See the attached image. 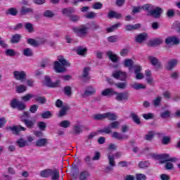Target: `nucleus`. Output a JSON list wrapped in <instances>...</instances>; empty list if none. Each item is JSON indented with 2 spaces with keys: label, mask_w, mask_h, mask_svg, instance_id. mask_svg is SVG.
Here are the masks:
<instances>
[{
  "label": "nucleus",
  "mask_w": 180,
  "mask_h": 180,
  "mask_svg": "<svg viewBox=\"0 0 180 180\" xmlns=\"http://www.w3.org/2000/svg\"><path fill=\"white\" fill-rule=\"evenodd\" d=\"M65 67H70V63L63 56H58V61L54 63V70L56 72H64Z\"/></svg>",
  "instance_id": "1"
},
{
  "label": "nucleus",
  "mask_w": 180,
  "mask_h": 180,
  "mask_svg": "<svg viewBox=\"0 0 180 180\" xmlns=\"http://www.w3.org/2000/svg\"><path fill=\"white\" fill-rule=\"evenodd\" d=\"M160 158L163 160V162H167L165 165L166 169H174V165L172 162H176L178 160L176 158H171L168 154H163L160 155Z\"/></svg>",
  "instance_id": "2"
},
{
  "label": "nucleus",
  "mask_w": 180,
  "mask_h": 180,
  "mask_svg": "<svg viewBox=\"0 0 180 180\" xmlns=\"http://www.w3.org/2000/svg\"><path fill=\"white\" fill-rule=\"evenodd\" d=\"M73 32H75L79 37L84 38L88 34V27H86V25H82L78 27H73Z\"/></svg>",
  "instance_id": "3"
},
{
  "label": "nucleus",
  "mask_w": 180,
  "mask_h": 180,
  "mask_svg": "<svg viewBox=\"0 0 180 180\" xmlns=\"http://www.w3.org/2000/svg\"><path fill=\"white\" fill-rule=\"evenodd\" d=\"M120 155H122V153H120L119 152L115 153V155L113 154H112V153H108V161H109V165L110 167H107L108 171H112V167H115V158H119V157H120Z\"/></svg>",
  "instance_id": "4"
},
{
  "label": "nucleus",
  "mask_w": 180,
  "mask_h": 180,
  "mask_svg": "<svg viewBox=\"0 0 180 180\" xmlns=\"http://www.w3.org/2000/svg\"><path fill=\"white\" fill-rule=\"evenodd\" d=\"M143 68L139 65H135L134 66V72L136 75V79H143L144 75L141 72Z\"/></svg>",
  "instance_id": "5"
},
{
  "label": "nucleus",
  "mask_w": 180,
  "mask_h": 180,
  "mask_svg": "<svg viewBox=\"0 0 180 180\" xmlns=\"http://www.w3.org/2000/svg\"><path fill=\"white\" fill-rule=\"evenodd\" d=\"M26 117H29V113L24 112L23 115L21 117V120L24 122L25 126L28 127V129H32L33 126H34V121L33 120H27Z\"/></svg>",
  "instance_id": "6"
},
{
  "label": "nucleus",
  "mask_w": 180,
  "mask_h": 180,
  "mask_svg": "<svg viewBox=\"0 0 180 180\" xmlns=\"http://www.w3.org/2000/svg\"><path fill=\"white\" fill-rule=\"evenodd\" d=\"M112 77H114V78H116V79L124 81L126 80V78H127V75L126 74V72L119 70L114 72L112 73Z\"/></svg>",
  "instance_id": "7"
},
{
  "label": "nucleus",
  "mask_w": 180,
  "mask_h": 180,
  "mask_svg": "<svg viewBox=\"0 0 180 180\" xmlns=\"http://www.w3.org/2000/svg\"><path fill=\"white\" fill-rule=\"evenodd\" d=\"M13 75L17 81H21V82H23V80L26 79V72L25 71H14Z\"/></svg>",
  "instance_id": "8"
},
{
  "label": "nucleus",
  "mask_w": 180,
  "mask_h": 180,
  "mask_svg": "<svg viewBox=\"0 0 180 180\" xmlns=\"http://www.w3.org/2000/svg\"><path fill=\"white\" fill-rule=\"evenodd\" d=\"M44 84L46 85V86L56 88L57 86H60V80H57L56 82H52L51 79H50V77L49 76H46Z\"/></svg>",
  "instance_id": "9"
},
{
  "label": "nucleus",
  "mask_w": 180,
  "mask_h": 180,
  "mask_svg": "<svg viewBox=\"0 0 180 180\" xmlns=\"http://www.w3.org/2000/svg\"><path fill=\"white\" fill-rule=\"evenodd\" d=\"M115 95H116V97H115L116 101H127V99H129V94H127V92H122V93L116 92Z\"/></svg>",
  "instance_id": "10"
},
{
  "label": "nucleus",
  "mask_w": 180,
  "mask_h": 180,
  "mask_svg": "<svg viewBox=\"0 0 180 180\" xmlns=\"http://www.w3.org/2000/svg\"><path fill=\"white\" fill-rule=\"evenodd\" d=\"M179 38L176 37H168L165 39L166 44H179Z\"/></svg>",
  "instance_id": "11"
},
{
  "label": "nucleus",
  "mask_w": 180,
  "mask_h": 180,
  "mask_svg": "<svg viewBox=\"0 0 180 180\" xmlns=\"http://www.w3.org/2000/svg\"><path fill=\"white\" fill-rule=\"evenodd\" d=\"M115 94L117 93L113 89H105L101 91L103 96H113Z\"/></svg>",
  "instance_id": "12"
},
{
  "label": "nucleus",
  "mask_w": 180,
  "mask_h": 180,
  "mask_svg": "<svg viewBox=\"0 0 180 180\" xmlns=\"http://www.w3.org/2000/svg\"><path fill=\"white\" fill-rule=\"evenodd\" d=\"M133 64H134V63L131 59H125L123 62V65L129 68V72H131V70H133V68L134 69V66H133Z\"/></svg>",
  "instance_id": "13"
},
{
  "label": "nucleus",
  "mask_w": 180,
  "mask_h": 180,
  "mask_svg": "<svg viewBox=\"0 0 180 180\" xmlns=\"http://www.w3.org/2000/svg\"><path fill=\"white\" fill-rule=\"evenodd\" d=\"M176 64H178V60L176 59H172L168 61L166 69H167L169 71L172 70L174 67H176Z\"/></svg>",
  "instance_id": "14"
},
{
  "label": "nucleus",
  "mask_w": 180,
  "mask_h": 180,
  "mask_svg": "<svg viewBox=\"0 0 180 180\" xmlns=\"http://www.w3.org/2000/svg\"><path fill=\"white\" fill-rule=\"evenodd\" d=\"M96 94V89L95 87L92 86H89L86 87V91L84 92L85 96H89L91 95H95Z\"/></svg>",
  "instance_id": "15"
},
{
  "label": "nucleus",
  "mask_w": 180,
  "mask_h": 180,
  "mask_svg": "<svg viewBox=\"0 0 180 180\" xmlns=\"http://www.w3.org/2000/svg\"><path fill=\"white\" fill-rule=\"evenodd\" d=\"M106 54L110 60L112 61V63H116V61H119V57L117 56V55H116V53L112 52V51H107Z\"/></svg>",
  "instance_id": "16"
},
{
  "label": "nucleus",
  "mask_w": 180,
  "mask_h": 180,
  "mask_svg": "<svg viewBox=\"0 0 180 180\" xmlns=\"http://www.w3.org/2000/svg\"><path fill=\"white\" fill-rule=\"evenodd\" d=\"M162 13V10L158 7L150 11V15L154 18H160V15Z\"/></svg>",
  "instance_id": "17"
},
{
  "label": "nucleus",
  "mask_w": 180,
  "mask_h": 180,
  "mask_svg": "<svg viewBox=\"0 0 180 180\" xmlns=\"http://www.w3.org/2000/svg\"><path fill=\"white\" fill-rule=\"evenodd\" d=\"M112 139H116L117 140H126L129 138L127 135H123L119 132H113L112 135Z\"/></svg>",
  "instance_id": "18"
},
{
  "label": "nucleus",
  "mask_w": 180,
  "mask_h": 180,
  "mask_svg": "<svg viewBox=\"0 0 180 180\" xmlns=\"http://www.w3.org/2000/svg\"><path fill=\"white\" fill-rule=\"evenodd\" d=\"M51 180H58L60 178V172L57 169H51L50 176Z\"/></svg>",
  "instance_id": "19"
},
{
  "label": "nucleus",
  "mask_w": 180,
  "mask_h": 180,
  "mask_svg": "<svg viewBox=\"0 0 180 180\" xmlns=\"http://www.w3.org/2000/svg\"><path fill=\"white\" fill-rule=\"evenodd\" d=\"M16 144L18 147H20V148H23V147H26L29 146V143H27V141L24 139L23 138H20L16 141Z\"/></svg>",
  "instance_id": "20"
},
{
  "label": "nucleus",
  "mask_w": 180,
  "mask_h": 180,
  "mask_svg": "<svg viewBox=\"0 0 180 180\" xmlns=\"http://www.w3.org/2000/svg\"><path fill=\"white\" fill-rule=\"evenodd\" d=\"M11 130L13 131V133L14 134H18V133H19V131H25V130H26V128H25L20 125H18V126H14V127H11Z\"/></svg>",
  "instance_id": "21"
},
{
  "label": "nucleus",
  "mask_w": 180,
  "mask_h": 180,
  "mask_svg": "<svg viewBox=\"0 0 180 180\" xmlns=\"http://www.w3.org/2000/svg\"><path fill=\"white\" fill-rule=\"evenodd\" d=\"M47 139H40L36 141L37 147H46L47 146Z\"/></svg>",
  "instance_id": "22"
},
{
  "label": "nucleus",
  "mask_w": 180,
  "mask_h": 180,
  "mask_svg": "<svg viewBox=\"0 0 180 180\" xmlns=\"http://www.w3.org/2000/svg\"><path fill=\"white\" fill-rule=\"evenodd\" d=\"M147 39V34L142 33L136 37V40L138 43H143L145 40Z\"/></svg>",
  "instance_id": "23"
},
{
  "label": "nucleus",
  "mask_w": 180,
  "mask_h": 180,
  "mask_svg": "<svg viewBox=\"0 0 180 180\" xmlns=\"http://www.w3.org/2000/svg\"><path fill=\"white\" fill-rule=\"evenodd\" d=\"M131 88L134 89H136V91H139V89H146V85L140 83H132L131 84Z\"/></svg>",
  "instance_id": "24"
},
{
  "label": "nucleus",
  "mask_w": 180,
  "mask_h": 180,
  "mask_svg": "<svg viewBox=\"0 0 180 180\" xmlns=\"http://www.w3.org/2000/svg\"><path fill=\"white\" fill-rule=\"evenodd\" d=\"M15 91L17 94H23V92L27 91V87L23 84H20L16 86Z\"/></svg>",
  "instance_id": "25"
},
{
  "label": "nucleus",
  "mask_w": 180,
  "mask_h": 180,
  "mask_svg": "<svg viewBox=\"0 0 180 180\" xmlns=\"http://www.w3.org/2000/svg\"><path fill=\"white\" fill-rule=\"evenodd\" d=\"M91 71V68H84L83 70V74L82 75V79H89V72Z\"/></svg>",
  "instance_id": "26"
},
{
  "label": "nucleus",
  "mask_w": 180,
  "mask_h": 180,
  "mask_svg": "<svg viewBox=\"0 0 180 180\" xmlns=\"http://www.w3.org/2000/svg\"><path fill=\"white\" fill-rule=\"evenodd\" d=\"M145 75L146 78V81L148 84H153V77H151V70H146L145 71Z\"/></svg>",
  "instance_id": "27"
},
{
  "label": "nucleus",
  "mask_w": 180,
  "mask_h": 180,
  "mask_svg": "<svg viewBox=\"0 0 180 180\" xmlns=\"http://www.w3.org/2000/svg\"><path fill=\"white\" fill-rule=\"evenodd\" d=\"M59 126L63 129H68L71 126V122L67 120H63L59 123Z\"/></svg>",
  "instance_id": "28"
},
{
  "label": "nucleus",
  "mask_w": 180,
  "mask_h": 180,
  "mask_svg": "<svg viewBox=\"0 0 180 180\" xmlns=\"http://www.w3.org/2000/svg\"><path fill=\"white\" fill-rule=\"evenodd\" d=\"M51 173V169H46L44 170H42L39 175L40 176H42V178H49L50 176V174Z\"/></svg>",
  "instance_id": "29"
},
{
  "label": "nucleus",
  "mask_w": 180,
  "mask_h": 180,
  "mask_svg": "<svg viewBox=\"0 0 180 180\" xmlns=\"http://www.w3.org/2000/svg\"><path fill=\"white\" fill-rule=\"evenodd\" d=\"M148 61L152 64V65H160V61L156 57L149 56L148 58Z\"/></svg>",
  "instance_id": "30"
},
{
  "label": "nucleus",
  "mask_w": 180,
  "mask_h": 180,
  "mask_svg": "<svg viewBox=\"0 0 180 180\" xmlns=\"http://www.w3.org/2000/svg\"><path fill=\"white\" fill-rule=\"evenodd\" d=\"M73 133L75 134H79V133H82V126L79 124H77L73 127Z\"/></svg>",
  "instance_id": "31"
},
{
  "label": "nucleus",
  "mask_w": 180,
  "mask_h": 180,
  "mask_svg": "<svg viewBox=\"0 0 180 180\" xmlns=\"http://www.w3.org/2000/svg\"><path fill=\"white\" fill-rule=\"evenodd\" d=\"M108 18H116V19H120V18H122V14L116 11H110L108 13Z\"/></svg>",
  "instance_id": "32"
},
{
  "label": "nucleus",
  "mask_w": 180,
  "mask_h": 180,
  "mask_svg": "<svg viewBox=\"0 0 180 180\" xmlns=\"http://www.w3.org/2000/svg\"><path fill=\"white\" fill-rule=\"evenodd\" d=\"M33 101H34L35 102H39V103H46V102L45 97L36 95L34 96Z\"/></svg>",
  "instance_id": "33"
},
{
  "label": "nucleus",
  "mask_w": 180,
  "mask_h": 180,
  "mask_svg": "<svg viewBox=\"0 0 180 180\" xmlns=\"http://www.w3.org/2000/svg\"><path fill=\"white\" fill-rule=\"evenodd\" d=\"M105 119H108V120H117V115L111 112H105Z\"/></svg>",
  "instance_id": "34"
},
{
  "label": "nucleus",
  "mask_w": 180,
  "mask_h": 180,
  "mask_svg": "<svg viewBox=\"0 0 180 180\" xmlns=\"http://www.w3.org/2000/svg\"><path fill=\"white\" fill-rule=\"evenodd\" d=\"M32 98L34 99V94H27L21 98L23 102H29V101H30Z\"/></svg>",
  "instance_id": "35"
},
{
  "label": "nucleus",
  "mask_w": 180,
  "mask_h": 180,
  "mask_svg": "<svg viewBox=\"0 0 180 180\" xmlns=\"http://www.w3.org/2000/svg\"><path fill=\"white\" fill-rule=\"evenodd\" d=\"M77 53L79 56H85L86 54V48L80 46L77 49Z\"/></svg>",
  "instance_id": "36"
},
{
  "label": "nucleus",
  "mask_w": 180,
  "mask_h": 180,
  "mask_svg": "<svg viewBox=\"0 0 180 180\" xmlns=\"http://www.w3.org/2000/svg\"><path fill=\"white\" fill-rule=\"evenodd\" d=\"M120 26H122V24H120V23H119V22L117 23V24H115V25H113L112 26H111V27L107 28V32H108V33H110V32H114L115 30H116V29H117V27H120Z\"/></svg>",
  "instance_id": "37"
},
{
  "label": "nucleus",
  "mask_w": 180,
  "mask_h": 180,
  "mask_svg": "<svg viewBox=\"0 0 180 180\" xmlns=\"http://www.w3.org/2000/svg\"><path fill=\"white\" fill-rule=\"evenodd\" d=\"M20 12H21V15H26V13H33V9L27 7H22Z\"/></svg>",
  "instance_id": "38"
},
{
  "label": "nucleus",
  "mask_w": 180,
  "mask_h": 180,
  "mask_svg": "<svg viewBox=\"0 0 180 180\" xmlns=\"http://www.w3.org/2000/svg\"><path fill=\"white\" fill-rule=\"evenodd\" d=\"M23 56H25V57H32L33 56V51L32 49L27 48L23 50Z\"/></svg>",
  "instance_id": "39"
},
{
  "label": "nucleus",
  "mask_w": 180,
  "mask_h": 180,
  "mask_svg": "<svg viewBox=\"0 0 180 180\" xmlns=\"http://www.w3.org/2000/svg\"><path fill=\"white\" fill-rule=\"evenodd\" d=\"M140 27V24H136L134 25H126L125 29L126 30H136V29H139Z\"/></svg>",
  "instance_id": "40"
},
{
  "label": "nucleus",
  "mask_w": 180,
  "mask_h": 180,
  "mask_svg": "<svg viewBox=\"0 0 180 180\" xmlns=\"http://www.w3.org/2000/svg\"><path fill=\"white\" fill-rule=\"evenodd\" d=\"M73 12H74V8H63V9H62L63 15H65L66 16L71 15V13H73Z\"/></svg>",
  "instance_id": "41"
},
{
  "label": "nucleus",
  "mask_w": 180,
  "mask_h": 180,
  "mask_svg": "<svg viewBox=\"0 0 180 180\" xmlns=\"http://www.w3.org/2000/svg\"><path fill=\"white\" fill-rule=\"evenodd\" d=\"M25 27L26 30H27V32H34V30L33 24L30 23V22L25 23Z\"/></svg>",
  "instance_id": "42"
},
{
  "label": "nucleus",
  "mask_w": 180,
  "mask_h": 180,
  "mask_svg": "<svg viewBox=\"0 0 180 180\" xmlns=\"http://www.w3.org/2000/svg\"><path fill=\"white\" fill-rule=\"evenodd\" d=\"M131 117L132 118L134 123H136V124H140V118L139 117V116H137V115H136L135 113H131Z\"/></svg>",
  "instance_id": "43"
},
{
  "label": "nucleus",
  "mask_w": 180,
  "mask_h": 180,
  "mask_svg": "<svg viewBox=\"0 0 180 180\" xmlns=\"http://www.w3.org/2000/svg\"><path fill=\"white\" fill-rule=\"evenodd\" d=\"M20 41V34H15L11 38V43H19Z\"/></svg>",
  "instance_id": "44"
},
{
  "label": "nucleus",
  "mask_w": 180,
  "mask_h": 180,
  "mask_svg": "<svg viewBox=\"0 0 180 180\" xmlns=\"http://www.w3.org/2000/svg\"><path fill=\"white\" fill-rule=\"evenodd\" d=\"M27 43H28V44H30L31 46H34V47L39 46V41H37L33 39H28Z\"/></svg>",
  "instance_id": "45"
},
{
  "label": "nucleus",
  "mask_w": 180,
  "mask_h": 180,
  "mask_svg": "<svg viewBox=\"0 0 180 180\" xmlns=\"http://www.w3.org/2000/svg\"><path fill=\"white\" fill-rule=\"evenodd\" d=\"M120 126V122L115 121L112 122L110 124V127L111 129H119V127Z\"/></svg>",
  "instance_id": "46"
},
{
  "label": "nucleus",
  "mask_w": 180,
  "mask_h": 180,
  "mask_svg": "<svg viewBox=\"0 0 180 180\" xmlns=\"http://www.w3.org/2000/svg\"><path fill=\"white\" fill-rule=\"evenodd\" d=\"M154 136H155V132L150 131L146 136V140H148V141H151V140L153 139Z\"/></svg>",
  "instance_id": "47"
},
{
  "label": "nucleus",
  "mask_w": 180,
  "mask_h": 180,
  "mask_svg": "<svg viewBox=\"0 0 180 180\" xmlns=\"http://www.w3.org/2000/svg\"><path fill=\"white\" fill-rule=\"evenodd\" d=\"M68 109H70V108H68V106H65L63 108H62L61 110L59 112V116H65V115H66L67 113V110H68Z\"/></svg>",
  "instance_id": "48"
},
{
  "label": "nucleus",
  "mask_w": 180,
  "mask_h": 180,
  "mask_svg": "<svg viewBox=\"0 0 180 180\" xmlns=\"http://www.w3.org/2000/svg\"><path fill=\"white\" fill-rule=\"evenodd\" d=\"M19 101L18 99L14 98L13 100L11 101V108H13L14 109L18 108V105H19Z\"/></svg>",
  "instance_id": "49"
},
{
  "label": "nucleus",
  "mask_w": 180,
  "mask_h": 180,
  "mask_svg": "<svg viewBox=\"0 0 180 180\" xmlns=\"http://www.w3.org/2000/svg\"><path fill=\"white\" fill-rule=\"evenodd\" d=\"M115 86H117V88H119L120 89H124V88L127 86V82L117 83L115 84Z\"/></svg>",
  "instance_id": "50"
},
{
  "label": "nucleus",
  "mask_w": 180,
  "mask_h": 180,
  "mask_svg": "<svg viewBox=\"0 0 180 180\" xmlns=\"http://www.w3.org/2000/svg\"><path fill=\"white\" fill-rule=\"evenodd\" d=\"M94 119L96 120H103V119H105V113L96 115H94Z\"/></svg>",
  "instance_id": "51"
},
{
  "label": "nucleus",
  "mask_w": 180,
  "mask_h": 180,
  "mask_svg": "<svg viewBox=\"0 0 180 180\" xmlns=\"http://www.w3.org/2000/svg\"><path fill=\"white\" fill-rule=\"evenodd\" d=\"M150 165V163L148 162L143 161L140 162L139 164V168H147Z\"/></svg>",
  "instance_id": "52"
},
{
  "label": "nucleus",
  "mask_w": 180,
  "mask_h": 180,
  "mask_svg": "<svg viewBox=\"0 0 180 180\" xmlns=\"http://www.w3.org/2000/svg\"><path fill=\"white\" fill-rule=\"evenodd\" d=\"M85 17L87 18V19H94V18H96V13L94 12H89L85 15Z\"/></svg>",
  "instance_id": "53"
},
{
  "label": "nucleus",
  "mask_w": 180,
  "mask_h": 180,
  "mask_svg": "<svg viewBox=\"0 0 180 180\" xmlns=\"http://www.w3.org/2000/svg\"><path fill=\"white\" fill-rule=\"evenodd\" d=\"M136 180H146V179H147V176L143 174H137L136 175Z\"/></svg>",
  "instance_id": "54"
},
{
  "label": "nucleus",
  "mask_w": 180,
  "mask_h": 180,
  "mask_svg": "<svg viewBox=\"0 0 180 180\" xmlns=\"http://www.w3.org/2000/svg\"><path fill=\"white\" fill-rule=\"evenodd\" d=\"M43 119H50L51 117V112L50 111H46L41 114Z\"/></svg>",
  "instance_id": "55"
},
{
  "label": "nucleus",
  "mask_w": 180,
  "mask_h": 180,
  "mask_svg": "<svg viewBox=\"0 0 180 180\" xmlns=\"http://www.w3.org/2000/svg\"><path fill=\"white\" fill-rule=\"evenodd\" d=\"M108 41L110 43H116L117 41V36H111L108 38Z\"/></svg>",
  "instance_id": "56"
},
{
  "label": "nucleus",
  "mask_w": 180,
  "mask_h": 180,
  "mask_svg": "<svg viewBox=\"0 0 180 180\" xmlns=\"http://www.w3.org/2000/svg\"><path fill=\"white\" fill-rule=\"evenodd\" d=\"M142 116L143 119H146V120H149V119H153V117H154V115L153 113L143 114Z\"/></svg>",
  "instance_id": "57"
},
{
  "label": "nucleus",
  "mask_w": 180,
  "mask_h": 180,
  "mask_svg": "<svg viewBox=\"0 0 180 180\" xmlns=\"http://www.w3.org/2000/svg\"><path fill=\"white\" fill-rule=\"evenodd\" d=\"M171 112L169 111H165L161 113V117L163 119H167V117H169Z\"/></svg>",
  "instance_id": "58"
},
{
  "label": "nucleus",
  "mask_w": 180,
  "mask_h": 180,
  "mask_svg": "<svg viewBox=\"0 0 180 180\" xmlns=\"http://www.w3.org/2000/svg\"><path fill=\"white\" fill-rule=\"evenodd\" d=\"M171 141V138L169 136H164L162 140V144H168Z\"/></svg>",
  "instance_id": "59"
},
{
  "label": "nucleus",
  "mask_w": 180,
  "mask_h": 180,
  "mask_svg": "<svg viewBox=\"0 0 180 180\" xmlns=\"http://www.w3.org/2000/svg\"><path fill=\"white\" fill-rule=\"evenodd\" d=\"M161 97H157L154 101H153V105L154 106H158L160 103H161Z\"/></svg>",
  "instance_id": "60"
},
{
  "label": "nucleus",
  "mask_w": 180,
  "mask_h": 180,
  "mask_svg": "<svg viewBox=\"0 0 180 180\" xmlns=\"http://www.w3.org/2000/svg\"><path fill=\"white\" fill-rule=\"evenodd\" d=\"M102 6H103V5L98 2L93 5V9H102Z\"/></svg>",
  "instance_id": "61"
},
{
  "label": "nucleus",
  "mask_w": 180,
  "mask_h": 180,
  "mask_svg": "<svg viewBox=\"0 0 180 180\" xmlns=\"http://www.w3.org/2000/svg\"><path fill=\"white\" fill-rule=\"evenodd\" d=\"M6 56H15V51H13V49H7L6 51Z\"/></svg>",
  "instance_id": "62"
},
{
  "label": "nucleus",
  "mask_w": 180,
  "mask_h": 180,
  "mask_svg": "<svg viewBox=\"0 0 180 180\" xmlns=\"http://www.w3.org/2000/svg\"><path fill=\"white\" fill-rule=\"evenodd\" d=\"M64 92L65 95H68V96H70V95H71V88L68 86L65 87Z\"/></svg>",
  "instance_id": "63"
},
{
  "label": "nucleus",
  "mask_w": 180,
  "mask_h": 180,
  "mask_svg": "<svg viewBox=\"0 0 180 180\" xmlns=\"http://www.w3.org/2000/svg\"><path fill=\"white\" fill-rule=\"evenodd\" d=\"M38 126H39L40 130H44L46 127V122H39Z\"/></svg>",
  "instance_id": "64"
}]
</instances>
